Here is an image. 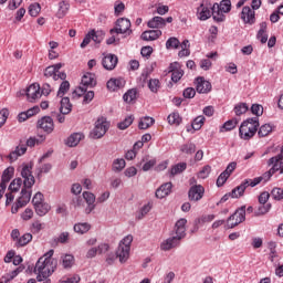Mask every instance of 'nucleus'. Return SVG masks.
Returning <instances> with one entry per match:
<instances>
[{
	"label": "nucleus",
	"mask_w": 283,
	"mask_h": 283,
	"mask_svg": "<svg viewBox=\"0 0 283 283\" xmlns=\"http://www.w3.org/2000/svg\"><path fill=\"white\" fill-rule=\"evenodd\" d=\"M32 167L34 165L32 163L22 165L21 176L23 180V188L21 190V196L17 199L15 203L11 208V213H19V210L28 202H30V198H32V187H34V176L32 175Z\"/></svg>",
	"instance_id": "1"
},
{
	"label": "nucleus",
	"mask_w": 283,
	"mask_h": 283,
	"mask_svg": "<svg viewBox=\"0 0 283 283\" xmlns=\"http://www.w3.org/2000/svg\"><path fill=\"white\" fill-rule=\"evenodd\" d=\"M54 250H49L43 256H41L35 263L34 273L38 274V282L51 283L50 276L56 271L59 262L52 258Z\"/></svg>",
	"instance_id": "2"
},
{
	"label": "nucleus",
	"mask_w": 283,
	"mask_h": 283,
	"mask_svg": "<svg viewBox=\"0 0 283 283\" xmlns=\"http://www.w3.org/2000/svg\"><path fill=\"white\" fill-rule=\"evenodd\" d=\"M258 127H260L259 117L248 118L239 128L240 138H242V140H251V138L258 134Z\"/></svg>",
	"instance_id": "3"
},
{
	"label": "nucleus",
	"mask_w": 283,
	"mask_h": 283,
	"mask_svg": "<svg viewBox=\"0 0 283 283\" xmlns=\"http://www.w3.org/2000/svg\"><path fill=\"white\" fill-rule=\"evenodd\" d=\"M132 242H134V237L128 234L119 243V247L116 251V258L119 259V262H125L129 260V251L132 249Z\"/></svg>",
	"instance_id": "4"
},
{
	"label": "nucleus",
	"mask_w": 283,
	"mask_h": 283,
	"mask_svg": "<svg viewBox=\"0 0 283 283\" xmlns=\"http://www.w3.org/2000/svg\"><path fill=\"white\" fill-rule=\"evenodd\" d=\"M247 220V206L237 209L227 220L228 229H234L238 224H242Z\"/></svg>",
	"instance_id": "5"
},
{
	"label": "nucleus",
	"mask_w": 283,
	"mask_h": 283,
	"mask_svg": "<svg viewBox=\"0 0 283 283\" xmlns=\"http://www.w3.org/2000/svg\"><path fill=\"white\" fill-rule=\"evenodd\" d=\"M107 129H109V124L107 123V119L103 118V117L98 118L95 122V127L91 132V136L95 140H98V138H103V136H105V134H107Z\"/></svg>",
	"instance_id": "6"
},
{
	"label": "nucleus",
	"mask_w": 283,
	"mask_h": 283,
	"mask_svg": "<svg viewBox=\"0 0 283 283\" xmlns=\"http://www.w3.org/2000/svg\"><path fill=\"white\" fill-rule=\"evenodd\" d=\"M132 22L127 18H120L116 21V27L111 29V34H132Z\"/></svg>",
	"instance_id": "7"
},
{
	"label": "nucleus",
	"mask_w": 283,
	"mask_h": 283,
	"mask_svg": "<svg viewBox=\"0 0 283 283\" xmlns=\"http://www.w3.org/2000/svg\"><path fill=\"white\" fill-rule=\"evenodd\" d=\"M213 4L210 2H202L197 9V17L200 21H207L212 17Z\"/></svg>",
	"instance_id": "8"
},
{
	"label": "nucleus",
	"mask_w": 283,
	"mask_h": 283,
	"mask_svg": "<svg viewBox=\"0 0 283 283\" xmlns=\"http://www.w3.org/2000/svg\"><path fill=\"white\" fill-rule=\"evenodd\" d=\"M188 198L191 202H198L205 198V187L202 185H195L188 191Z\"/></svg>",
	"instance_id": "9"
},
{
	"label": "nucleus",
	"mask_w": 283,
	"mask_h": 283,
	"mask_svg": "<svg viewBox=\"0 0 283 283\" xmlns=\"http://www.w3.org/2000/svg\"><path fill=\"white\" fill-rule=\"evenodd\" d=\"M23 94L27 95L30 103H34L36 98H41V86L36 83L31 84L25 91H23Z\"/></svg>",
	"instance_id": "10"
},
{
	"label": "nucleus",
	"mask_w": 283,
	"mask_h": 283,
	"mask_svg": "<svg viewBox=\"0 0 283 283\" xmlns=\"http://www.w3.org/2000/svg\"><path fill=\"white\" fill-rule=\"evenodd\" d=\"M38 128L43 129L45 134L54 132V119L50 116H44L38 120Z\"/></svg>",
	"instance_id": "11"
},
{
	"label": "nucleus",
	"mask_w": 283,
	"mask_h": 283,
	"mask_svg": "<svg viewBox=\"0 0 283 283\" xmlns=\"http://www.w3.org/2000/svg\"><path fill=\"white\" fill-rule=\"evenodd\" d=\"M211 87V82L205 80V77L199 76L196 78V90L198 94H209Z\"/></svg>",
	"instance_id": "12"
},
{
	"label": "nucleus",
	"mask_w": 283,
	"mask_h": 283,
	"mask_svg": "<svg viewBox=\"0 0 283 283\" xmlns=\"http://www.w3.org/2000/svg\"><path fill=\"white\" fill-rule=\"evenodd\" d=\"M102 65L104 70H108L109 72L115 70L116 65H118V56H116V54L105 55L102 60Z\"/></svg>",
	"instance_id": "13"
},
{
	"label": "nucleus",
	"mask_w": 283,
	"mask_h": 283,
	"mask_svg": "<svg viewBox=\"0 0 283 283\" xmlns=\"http://www.w3.org/2000/svg\"><path fill=\"white\" fill-rule=\"evenodd\" d=\"M175 238L182 240L187 235V219L181 218L175 224Z\"/></svg>",
	"instance_id": "14"
},
{
	"label": "nucleus",
	"mask_w": 283,
	"mask_h": 283,
	"mask_svg": "<svg viewBox=\"0 0 283 283\" xmlns=\"http://www.w3.org/2000/svg\"><path fill=\"white\" fill-rule=\"evenodd\" d=\"M240 19L243 21V23H250L251 25L255 23V11L252 10L251 7H243L240 13Z\"/></svg>",
	"instance_id": "15"
},
{
	"label": "nucleus",
	"mask_w": 283,
	"mask_h": 283,
	"mask_svg": "<svg viewBox=\"0 0 283 283\" xmlns=\"http://www.w3.org/2000/svg\"><path fill=\"white\" fill-rule=\"evenodd\" d=\"M44 76L46 78L53 77V81H59V78H60V81H65V78H67V74H65V72L57 73V72H55V69L52 66H48L44 70Z\"/></svg>",
	"instance_id": "16"
},
{
	"label": "nucleus",
	"mask_w": 283,
	"mask_h": 283,
	"mask_svg": "<svg viewBox=\"0 0 283 283\" xmlns=\"http://www.w3.org/2000/svg\"><path fill=\"white\" fill-rule=\"evenodd\" d=\"M180 245V239L177 237L168 238L160 244L161 251H171V249H176V247Z\"/></svg>",
	"instance_id": "17"
},
{
	"label": "nucleus",
	"mask_w": 283,
	"mask_h": 283,
	"mask_svg": "<svg viewBox=\"0 0 283 283\" xmlns=\"http://www.w3.org/2000/svg\"><path fill=\"white\" fill-rule=\"evenodd\" d=\"M174 185L171 182L163 184L157 190H156V198H159V200H163V198H167L169 193H171V188Z\"/></svg>",
	"instance_id": "18"
},
{
	"label": "nucleus",
	"mask_w": 283,
	"mask_h": 283,
	"mask_svg": "<svg viewBox=\"0 0 283 283\" xmlns=\"http://www.w3.org/2000/svg\"><path fill=\"white\" fill-rule=\"evenodd\" d=\"M268 165L271 166L272 165V168L263 174V177L265 178V182H268V180H271V177L276 172V171H280V169H282L283 167V163H280V161H271V158L269 159L268 161Z\"/></svg>",
	"instance_id": "19"
},
{
	"label": "nucleus",
	"mask_w": 283,
	"mask_h": 283,
	"mask_svg": "<svg viewBox=\"0 0 283 283\" xmlns=\"http://www.w3.org/2000/svg\"><path fill=\"white\" fill-rule=\"evenodd\" d=\"M160 36H163V31H160L158 29L144 31L142 33L143 41H156V40L160 39Z\"/></svg>",
	"instance_id": "20"
},
{
	"label": "nucleus",
	"mask_w": 283,
	"mask_h": 283,
	"mask_svg": "<svg viewBox=\"0 0 283 283\" xmlns=\"http://www.w3.org/2000/svg\"><path fill=\"white\" fill-rule=\"evenodd\" d=\"M147 25L153 30H161V28L167 25V21L163 17H154L148 21Z\"/></svg>",
	"instance_id": "21"
},
{
	"label": "nucleus",
	"mask_w": 283,
	"mask_h": 283,
	"mask_svg": "<svg viewBox=\"0 0 283 283\" xmlns=\"http://www.w3.org/2000/svg\"><path fill=\"white\" fill-rule=\"evenodd\" d=\"M83 198L85 202L88 205L87 208L85 209L86 213H90L93 209H96V206L94 205V202H96V196H94V193L84 191Z\"/></svg>",
	"instance_id": "22"
},
{
	"label": "nucleus",
	"mask_w": 283,
	"mask_h": 283,
	"mask_svg": "<svg viewBox=\"0 0 283 283\" xmlns=\"http://www.w3.org/2000/svg\"><path fill=\"white\" fill-rule=\"evenodd\" d=\"M106 87H107V90H109V92H116L117 90H120V87H125V80H123L120 77L111 78L106 83Z\"/></svg>",
	"instance_id": "23"
},
{
	"label": "nucleus",
	"mask_w": 283,
	"mask_h": 283,
	"mask_svg": "<svg viewBox=\"0 0 283 283\" xmlns=\"http://www.w3.org/2000/svg\"><path fill=\"white\" fill-rule=\"evenodd\" d=\"M178 65V63L170 64L171 81H174V83H178V81L185 76V71H182Z\"/></svg>",
	"instance_id": "24"
},
{
	"label": "nucleus",
	"mask_w": 283,
	"mask_h": 283,
	"mask_svg": "<svg viewBox=\"0 0 283 283\" xmlns=\"http://www.w3.org/2000/svg\"><path fill=\"white\" fill-rule=\"evenodd\" d=\"M224 14L227 13L223 12L222 9H220V4L218 3L212 4V18L214 21H217V23H222V21L227 19Z\"/></svg>",
	"instance_id": "25"
},
{
	"label": "nucleus",
	"mask_w": 283,
	"mask_h": 283,
	"mask_svg": "<svg viewBox=\"0 0 283 283\" xmlns=\"http://www.w3.org/2000/svg\"><path fill=\"white\" fill-rule=\"evenodd\" d=\"M25 151H28V147H25L24 145H20L8 155V159L10 160V163H14L15 160H19V157L23 156Z\"/></svg>",
	"instance_id": "26"
},
{
	"label": "nucleus",
	"mask_w": 283,
	"mask_h": 283,
	"mask_svg": "<svg viewBox=\"0 0 283 283\" xmlns=\"http://www.w3.org/2000/svg\"><path fill=\"white\" fill-rule=\"evenodd\" d=\"M83 87H95L96 86V77L92 73H86L82 77Z\"/></svg>",
	"instance_id": "27"
},
{
	"label": "nucleus",
	"mask_w": 283,
	"mask_h": 283,
	"mask_svg": "<svg viewBox=\"0 0 283 283\" xmlns=\"http://www.w3.org/2000/svg\"><path fill=\"white\" fill-rule=\"evenodd\" d=\"M84 136L81 133H74L72 134L67 140H66V145L69 147H76V145H78V143H81V140H83Z\"/></svg>",
	"instance_id": "28"
},
{
	"label": "nucleus",
	"mask_w": 283,
	"mask_h": 283,
	"mask_svg": "<svg viewBox=\"0 0 283 283\" xmlns=\"http://www.w3.org/2000/svg\"><path fill=\"white\" fill-rule=\"evenodd\" d=\"M70 11V2L63 0L59 3V10L56 12L57 19H63L65 14Z\"/></svg>",
	"instance_id": "29"
},
{
	"label": "nucleus",
	"mask_w": 283,
	"mask_h": 283,
	"mask_svg": "<svg viewBox=\"0 0 283 283\" xmlns=\"http://www.w3.org/2000/svg\"><path fill=\"white\" fill-rule=\"evenodd\" d=\"M247 188H249V186H247V181L241 182L240 186L235 187L231 191V198H241V196H244V191H247Z\"/></svg>",
	"instance_id": "30"
},
{
	"label": "nucleus",
	"mask_w": 283,
	"mask_h": 283,
	"mask_svg": "<svg viewBox=\"0 0 283 283\" xmlns=\"http://www.w3.org/2000/svg\"><path fill=\"white\" fill-rule=\"evenodd\" d=\"M12 176H14V168L13 167H8L4 169L2 177H1V185H7L12 180Z\"/></svg>",
	"instance_id": "31"
},
{
	"label": "nucleus",
	"mask_w": 283,
	"mask_h": 283,
	"mask_svg": "<svg viewBox=\"0 0 283 283\" xmlns=\"http://www.w3.org/2000/svg\"><path fill=\"white\" fill-rule=\"evenodd\" d=\"M61 263L63 269H72V266H74V255L72 254L62 255Z\"/></svg>",
	"instance_id": "32"
},
{
	"label": "nucleus",
	"mask_w": 283,
	"mask_h": 283,
	"mask_svg": "<svg viewBox=\"0 0 283 283\" xmlns=\"http://www.w3.org/2000/svg\"><path fill=\"white\" fill-rule=\"evenodd\" d=\"M269 211H271V203H260V206L254 211V216L260 218V216H266Z\"/></svg>",
	"instance_id": "33"
},
{
	"label": "nucleus",
	"mask_w": 283,
	"mask_h": 283,
	"mask_svg": "<svg viewBox=\"0 0 283 283\" xmlns=\"http://www.w3.org/2000/svg\"><path fill=\"white\" fill-rule=\"evenodd\" d=\"M256 36L261 43H266V41H269V35L266 34V22H262L260 24V30Z\"/></svg>",
	"instance_id": "34"
},
{
	"label": "nucleus",
	"mask_w": 283,
	"mask_h": 283,
	"mask_svg": "<svg viewBox=\"0 0 283 283\" xmlns=\"http://www.w3.org/2000/svg\"><path fill=\"white\" fill-rule=\"evenodd\" d=\"M137 96H138V91L136 88H130L124 94L123 99L125 101V103H134Z\"/></svg>",
	"instance_id": "35"
},
{
	"label": "nucleus",
	"mask_w": 283,
	"mask_h": 283,
	"mask_svg": "<svg viewBox=\"0 0 283 283\" xmlns=\"http://www.w3.org/2000/svg\"><path fill=\"white\" fill-rule=\"evenodd\" d=\"M60 112L61 114H70V112H72V104L70 103V97H63L61 99Z\"/></svg>",
	"instance_id": "36"
},
{
	"label": "nucleus",
	"mask_w": 283,
	"mask_h": 283,
	"mask_svg": "<svg viewBox=\"0 0 283 283\" xmlns=\"http://www.w3.org/2000/svg\"><path fill=\"white\" fill-rule=\"evenodd\" d=\"M156 123V120L153 117H143L139 120L138 127L139 129H149V127H151V125H154Z\"/></svg>",
	"instance_id": "37"
},
{
	"label": "nucleus",
	"mask_w": 283,
	"mask_h": 283,
	"mask_svg": "<svg viewBox=\"0 0 283 283\" xmlns=\"http://www.w3.org/2000/svg\"><path fill=\"white\" fill-rule=\"evenodd\" d=\"M34 209H35V213L38 216H45L46 213H49L50 211V205L46 203L45 201H43L42 203H39L38 206H34Z\"/></svg>",
	"instance_id": "38"
},
{
	"label": "nucleus",
	"mask_w": 283,
	"mask_h": 283,
	"mask_svg": "<svg viewBox=\"0 0 283 283\" xmlns=\"http://www.w3.org/2000/svg\"><path fill=\"white\" fill-rule=\"evenodd\" d=\"M73 229H74L75 233H80L81 235H83L84 233H87V231H90L92 229V226L87 222L77 223L74 226Z\"/></svg>",
	"instance_id": "39"
},
{
	"label": "nucleus",
	"mask_w": 283,
	"mask_h": 283,
	"mask_svg": "<svg viewBox=\"0 0 283 283\" xmlns=\"http://www.w3.org/2000/svg\"><path fill=\"white\" fill-rule=\"evenodd\" d=\"M187 169V163H179L171 167L170 176H178V174H182Z\"/></svg>",
	"instance_id": "40"
},
{
	"label": "nucleus",
	"mask_w": 283,
	"mask_h": 283,
	"mask_svg": "<svg viewBox=\"0 0 283 283\" xmlns=\"http://www.w3.org/2000/svg\"><path fill=\"white\" fill-rule=\"evenodd\" d=\"M168 123L169 125H180L182 123V117H180V114L178 112H174L170 115H168Z\"/></svg>",
	"instance_id": "41"
},
{
	"label": "nucleus",
	"mask_w": 283,
	"mask_h": 283,
	"mask_svg": "<svg viewBox=\"0 0 283 283\" xmlns=\"http://www.w3.org/2000/svg\"><path fill=\"white\" fill-rule=\"evenodd\" d=\"M63 82L60 84V88L57 91L59 98H63L67 92H70V82L62 80Z\"/></svg>",
	"instance_id": "42"
},
{
	"label": "nucleus",
	"mask_w": 283,
	"mask_h": 283,
	"mask_svg": "<svg viewBox=\"0 0 283 283\" xmlns=\"http://www.w3.org/2000/svg\"><path fill=\"white\" fill-rule=\"evenodd\" d=\"M31 240H32V234L24 233L22 237H20V239H18V242H15V247H28Z\"/></svg>",
	"instance_id": "43"
},
{
	"label": "nucleus",
	"mask_w": 283,
	"mask_h": 283,
	"mask_svg": "<svg viewBox=\"0 0 283 283\" xmlns=\"http://www.w3.org/2000/svg\"><path fill=\"white\" fill-rule=\"evenodd\" d=\"M271 132H273V126H271L270 124H264L259 128L258 135L260 136V138H264L269 136Z\"/></svg>",
	"instance_id": "44"
},
{
	"label": "nucleus",
	"mask_w": 283,
	"mask_h": 283,
	"mask_svg": "<svg viewBox=\"0 0 283 283\" xmlns=\"http://www.w3.org/2000/svg\"><path fill=\"white\" fill-rule=\"evenodd\" d=\"M180 151H182V154H196V144L193 143H187L181 145L180 147Z\"/></svg>",
	"instance_id": "45"
},
{
	"label": "nucleus",
	"mask_w": 283,
	"mask_h": 283,
	"mask_svg": "<svg viewBox=\"0 0 283 283\" xmlns=\"http://www.w3.org/2000/svg\"><path fill=\"white\" fill-rule=\"evenodd\" d=\"M167 50H178L180 48V41L178 38H170L166 42Z\"/></svg>",
	"instance_id": "46"
},
{
	"label": "nucleus",
	"mask_w": 283,
	"mask_h": 283,
	"mask_svg": "<svg viewBox=\"0 0 283 283\" xmlns=\"http://www.w3.org/2000/svg\"><path fill=\"white\" fill-rule=\"evenodd\" d=\"M134 123V115L127 116L123 122L117 124L118 129H127Z\"/></svg>",
	"instance_id": "47"
},
{
	"label": "nucleus",
	"mask_w": 283,
	"mask_h": 283,
	"mask_svg": "<svg viewBox=\"0 0 283 283\" xmlns=\"http://www.w3.org/2000/svg\"><path fill=\"white\" fill-rule=\"evenodd\" d=\"M21 185H23V179L17 178L9 185V191L17 193L21 189Z\"/></svg>",
	"instance_id": "48"
},
{
	"label": "nucleus",
	"mask_w": 283,
	"mask_h": 283,
	"mask_svg": "<svg viewBox=\"0 0 283 283\" xmlns=\"http://www.w3.org/2000/svg\"><path fill=\"white\" fill-rule=\"evenodd\" d=\"M91 39L94 41V43H102L103 39L105 38V34L102 31H91Z\"/></svg>",
	"instance_id": "49"
},
{
	"label": "nucleus",
	"mask_w": 283,
	"mask_h": 283,
	"mask_svg": "<svg viewBox=\"0 0 283 283\" xmlns=\"http://www.w3.org/2000/svg\"><path fill=\"white\" fill-rule=\"evenodd\" d=\"M247 112H249V105H247V103H239L234 107V113L237 116H242V114H247Z\"/></svg>",
	"instance_id": "50"
},
{
	"label": "nucleus",
	"mask_w": 283,
	"mask_h": 283,
	"mask_svg": "<svg viewBox=\"0 0 283 283\" xmlns=\"http://www.w3.org/2000/svg\"><path fill=\"white\" fill-rule=\"evenodd\" d=\"M148 87L150 92L158 94V91L160 90V81L156 78L149 80Z\"/></svg>",
	"instance_id": "51"
},
{
	"label": "nucleus",
	"mask_w": 283,
	"mask_h": 283,
	"mask_svg": "<svg viewBox=\"0 0 283 283\" xmlns=\"http://www.w3.org/2000/svg\"><path fill=\"white\" fill-rule=\"evenodd\" d=\"M40 12H41V4L39 3L30 4L29 7L30 17H39Z\"/></svg>",
	"instance_id": "52"
},
{
	"label": "nucleus",
	"mask_w": 283,
	"mask_h": 283,
	"mask_svg": "<svg viewBox=\"0 0 283 283\" xmlns=\"http://www.w3.org/2000/svg\"><path fill=\"white\" fill-rule=\"evenodd\" d=\"M262 180L265 181L264 176L256 177L254 179H245L244 181L248 187H258V185H260V182H262Z\"/></svg>",
	"instance_id": "53"
},
{
	"label": "nucleus",
	"mask_w": 283,
	"mask_h": 283,
	"mask_svg": "<svg viewBox=\"0 0 283 283\" xmlns=\"http://www.w3.org/2000/svg\"><path fill=\"white\" fill-rule=\"evenodd\" d=\"M149 211H151V206H149V203L145 205L139 212L136 216L137 220H143V218H145V216H147V213H149Z\"/></svg>",
	"instance_id": "54"
},
{
	"label": "nucleus",
	"mask_w": 283,
	"mask_h": 283,
	"mask_svg": "<svg viewBox=\"0 0 283 283\" xmlns=\"http://www.w3.org/2000/svg\"><path fill=\"white\" fill-rule=\"evenodd\" d=\"M125 159H116L113 163V171H123V169H125Z\"/></svg>",
	"instance_id": "55"
},
{
	"label": "nucleus",
	"mask_w": 283,
	"mask_h": 283,
	"mask_svg": "<svg viewBox=\"0 0 283 283\" xmlns=\"http://www.w3.org/2000/svg\"><path fill=\"white\" fill-rule=\"evenodd\" d=\"M45 140V136H40V139H36L35 137H30L28 140H27V146L28 147H34V145H39L41 143H44Z\"/></svg>",
	"instance_id": "56"
},
{
	"label": "nucleus",
	"mask_w": 283,
	"mask_h": 283,
	"mask_svg": "<svg viewBox=\"0 0 283 283\" xmlns=\"http://www.w3.org/2000/svg\"><path fill=\"white\" fill-rule=\"evenodd\" d=\"M237 126L238 119L233 118L223 124V129H226V132H231V129H235Z\"/></svg>",
	"instance_id": "57"
},
{
	"label": "nucleus",
	"mask_w": 283,
	"mask_h": 283,
	"mask_svg": "<svg viewBox=\"0 0 283 283\" xmlns=\"http://www.w3.org/2000/svg\"><path fill=\"white\" fill-rule=\"evenodd\" d=\"M251 112H252V114H254V115L256 116V118H258L259 116H262V114H264V107H262V105H260V104H253V105L251 106Z\"/></svg>",
	"instance_id": "58"
},
{
	"label": "nucleus",
	"mask_w": 283,
	"mask_h": 283,
	"mask_svg": "<svg viewBox=\"0 0 283 283\" xmlns=\"http://www.w3.org/2000/svg\"><path fill=\"white\" fill-rule=\"evenodd\" d=\"M209 174H211V166L207 165L198 172V178L205 180V178H209Z\"/></svg>",
	"instance_id": "59"
},
{
	"label": "nucleus",
	"mask_w": 283,
	"mask_h": 283,
	"mask_svg": "<svg viewBox=\"0 0 283 283\" xmlns=\"http://www.w3.org/2000/svg\"><path fill=\"white\" fill-rule=\"evenodd\" d=\"M202 125H205V117L199 116V117L195 118V120L192 122V129L198 132V129H200L202 127Z\"/></svg>",
	"instance_id": "60"
},
{
	"label": "nucleus",
	"mask_w": 283,
	"mask_h": 283,
	"mask_svg": "<svg viewBox=\"0 0 283 283\" xmlns=\"http://www.w3.org/2000/svg\"><path fill=\"white\" fill-rule=\"evenodd\" d=\"M45 224L41 223V221H34L31 226L32 233H40L43 231Z\"/></svg>",
	"instance_id": "61"
},
{
	"label": "nucleus",
	"mask_w": 283,
	"mask_h": 283,
	"mask_svg": "<svg viewBox=\"0 0 283 283\" xmlns=\"http://www.w3.org/2000/svg\"><path fill=\"white\" fill-rule=\"evenodd\" d=\"M271 196L274 200H283V189L282 188H274L271 191Z\"/></svg>",
	"instance_id": "62"
},
{
	"label": "nucleus",
	"mask_w": 283,
	"mask_h": 283,
	"mask_svg": "<svg viewBox=\"0 0 283 283\" xmlns=\"http://www.w3.org/2000/svg\"><path fill=\"white\" fill-rule=\"evenodd\" d=\"M219 9L223 12H231V0H222L219 4Z\"/></svg>",
	"instance_id": "63"
},
{
	"label": "nucleus",
	"mask_w": 283,
	"mask_h": 283,
	"mask_svg": "<svg viewBox=\"0 0 283 283\" xmlns=\"http://www.w3.org/2000/svg\"><path fill=\"white\" fill-rule=\"evenodd\" d=\"M230 175L227 172H221L217 179V187H222L227 180H229Z\"/></svg>",
	"instance_id": "64"
}]
</instances>
